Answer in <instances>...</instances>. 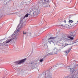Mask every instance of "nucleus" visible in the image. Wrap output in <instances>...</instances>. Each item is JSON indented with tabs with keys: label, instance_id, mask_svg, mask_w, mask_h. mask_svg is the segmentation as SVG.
I'll list each match as a JSON object with an SVG mask.
<instances>
[{
	"label": "nucleus",
	"instance_id": "f3484780",
	"mask_svg": "<svg viewBox=\"0 0 78 78\" xmlns=\"http://www.w3.org/2000/svg\"><path fill=\"white\" fill-rule=\"evenodd\" d=\"M45 57L44 56V57H42L41 58H40L39 60L40 62H42V61H44V59H45Z\"/></svg>",
	"mask_w": 78,
	"mask_h": 78
},
{
	"label": "nucleus",
	"instance_id": "20e7f679",
	"mask_svg": "<svg viewBox=\"0 0 78 78\" xmlns=\"http://www.w3.org/2000/svg\"><path fill=\"white\" fill-rule=\"evenodd\" d=\"M49 71H46V72H44L39 76L38 78H51L52 76L51 75V74L49 73Z\"/></svg>",
	"mask_w": 78,
	"mask_h": 78
},
{
	"label": "nucleus",
	"instance_id": "f03ea898",
	"mask_svg": "<svg viewBox=\"0 0 78 78\" xmlns=\"http://www.w3.org/2000/svg\"><path fill=\"white\" fill-rule=\"evenodd\" d=\"M76 34L75 31L74 32H71L70 34V36H66L64 37L63 39L64 41H66V44H67L71 43V42L74 39V38L71 36H73V37L76 36Z\"/></svg>",
	"mask_w": 78,
	"mask_h": 78
},
{
	"label": "nucleus",
	"instance_id": "bb28decb",
	"mask_svg": "<svg viewBox=\"0 0 78 78\" xmlns=\"http://www.w3.org/2000/svg\"><path fill=\"white\" fill-rule=\"evenodd\" d=\"M20 70H19V71H20V72H21L22 71V69H19Z\"/></svg>",
	"mask_w": 78,
	"mask_h": 78
},
{
	"label": "nucleus",
	"instance_id": "f8f14e48",
	"mask_svg": "<svg viewBox=\"0 0 78 78\" xmlns=\"http://www.w3.org/2000/svg\"><path fill=\"white\" fill-rule=\"evenodd\" d=\"M68 67L69 70L70 69V71H71V70H73L72 71L73 72L75 71V66L73 65V66H72L71 68H70L69 66Z\"/></svg>",
	"mask_w": 78,
	"mask_h": 78
},
{
	"label": "nucleus",
	"instance_id": "9d476101",
	"mask_svg": "<svg viewBox=\"0 0 78 78\" xmlns=\"http://www.w3.org/2000/svg\"><path fill=\"white\" fill-rule=\"evenodd\" d=\"M56 37H50L48 39V44H51V43L52 42V43H53L54 44H55L56 43L55 42V41H54V39H55V38H56Z\"/></svg>",
	"mask_w": 78,
	"mask_h": 78
},
{
	"label": "nucleus",
	"instance_id": "2eb2a0df",
	"mask_svg": "<svg viewBox=\"0 0 78 78\" xmlns=\"http://www.w3.org/2000/svg\"><path fill=\"white\" fill-rule=\"evenodd\" d=\"M21 4L22 5H29L30 4L29 2H21Z\"/></svg>",
	"mask_w": 78,
	"mask_h": 78
},
{
	"label": "nucleus",
	"instance_id": "6e6552de",
	"mask_svg": "<svg viewBox=\"0 0 78 78\" xmlns=\"http://www.w3.org/2000/svg\"><path fill=\"white\" fill-rule=\"evenodd\" d=\"M39 6L36 5L34 9H33L34 10V12L32 13L33 16H36V15H39L40 13V10L39 9Z\"/></svg>",
	"mask_w": 78,
	"mask_h": 78
},
{
	"label": "nucleus",
	"instance_id": "6ab92c4d",
	"mask_svg": "<svg viewBox=\"0 0 78 78\" xmlns=\"http://www.w3.org/2000/svg\"><path fill=\"white\" fill-rule=\"evenodd\" d=\"M26 34H27L28 36H30L31 34V32H28L26 33Z\"/></svg>",
	"mask_w": 78,
	"mask_h": 78
},
{
	"label": "nucleus",
	"instance_id": "a878e982",
	"mask_svg": "<svg viewBox=\"0 0 78 78\" xmlns=\"http://www.w3.org/2000/svg\"><path fill=\"white\" fill-rule=\"evenodd\" d=\"M11 0H9V1H7V2H6V4H7V3H9V2H10V1H11Z\"/></svg>",
	"mask_w": 78,
	"mask_h": 78
},
{
	"label": "nucleus",
	"instance_id": "b1692460",
	"mask_svg": "<svg viewBox=\"0 0 78 78\" xmlns=\"http://www.w3.org/2000/svg\"><path fill=\"white\" fill-rule=\"evenodd\" d=\"M3 13L2 14H0V17H2L3 16Z\"/></svg>",
	"mask_w": 78,
	"mask_h": 78
},
{
	"label": "nucleus",
	"instance_id": "c85d7f7f",
	"mask_svg": "<svg viewBox=\"0 0 78 78\" xmlns=\"http://www.w3.org/2000/svg\"><path fill=\"white\" fill-rule=\"evenodd\" d=\"M74 78H75V77H74Z\"/></svg>",
	"mask_w": 78,
	"mask_h": 78
},
{
	"label": "nucleus",
	"instance_id": "9b49d317",
	"mask_svg": "<svg viewBox=\"0 0 78 78\" xmlns=\"http://www.w3.org/2000/svg\"><path fill=\"white\" fill-rule=\"evenodd\" d=\"M58 65H57L55 66H52L48 70H47V71H49V74H51V72L53 70V68H54L55 69H57L58 68Z\"/></svg>",
	"mask_w": 78,
	"mask_h": 78
},
{
	"label": "nucleus",
	"instance_id": "dca6fc26",
	"mask_svg": "<svg viewBox=\"0 0 78 78\" xmlns=\"http://www.w3.org/2000/svg\"><path fill=\"white\" fill-rule=\"evenodd\" d=\"M75 41H73L72 42V43H71L69 44H67V43H66V45L64 46H63L62 47L63 48H64V47H66V46H67V45H72V44H75V43H76V42H78V41H77L76 42H74Z\"/></svg>",
	"mask_w": 78,
	"mask_h": 78
},
{
	"label": "nucleus",
	"instance_id": "a211bd4d",
	"mask_svg": "<svg viewBox=\"0 0 78 78\" xmlns=\"http://www.w3.org/2000/svg\"><path fill=\"white\" fill-rule=\"evenodd\" d=\"M8 75V73L7 72H5L4 74L3 78H6V75Z\"/></svg>",
	"mask_w": 78,
	"mask_h": 78
},
{
	"label": "nucleus",
	"instance_id": "0eeeda50",
	"mask_svg": "<svg viewBox=\"0 0 78 78\" xmlns=\"http://www.w3.org/2000/svg\"><path fill=\"white\" fill-rule=\"evenodd\" d=\"M29 15V14L28 13H27L25 16H21V18L20 19V24L18 26V27H17L19 29V30H20V28H22L23 27V24L22 23V20L25 19V17H28Z\"/></svg>",
	"mask_w": 78,
	"mask_h": 78
},
{
	"label": "nucleus",
	"instance_id": "f257e3e1",
	"mask_svg": "<svg viewBox=\"0 0 78 78\" xmlns=\"http://www.w3.org/2000/svg\"><path fill=\"white\" fill-rule=\"evenodd\" d=\"M20 33V30L19 28L17 27L15 32L12 34L11 36L9 37L10 39H8L7 41L5 42H3V43L2 44V41H0V45H5V44H8L11 41L13 40V39H15L16 40L17 39V37H18V35Z\"/></svg>",
	"mask_w": 78,
	"mask_h": 78
},
{
	"label": "nucleus",
	"instance_id": "aec40b11",
	"mask_svg": "<svg viewBox=\"0 0 78 78\" xmlns=\"http://www.w3.org/2000/svg\"><path fill=\"white\" fill-rule=\"evenodd\" d=\"M64 78H73V76H72V77H70L69 76H66V77H64Z\"/></svg>",
	"mask_w": 78,
	"mask_h": 78
},
{
	"label": "nucleus",
	"instance_id": "5701e85b",
	"mask_svg": "<svg viewBox=\"0 0 78 78\" xmlns=\"http://www.w3.org/2000/svg\"><path fill=\"white\" fill-rule=\"evenodd\" d=\"M37 36V34L36 33H35L34 34V36L35 37Z\"/></svg>",
	"mask_w": 78,
	"mask_h": 78
},
{
	"label": "nucleus",
	"instance_id": "ddd939ff",
	"mask_svg": "<svg viewBox=\"0 0 78 78\" xmlns=\"http://www.w3.org/2000/svg\"><path fill=\"white\" fill-rule=\"evenodd\" d=\"M72 47H71L70 48H69V49H68L67 50L65 51V53H66V55H67V54H68V53H69V52L70 51V50H71V49H72Z\"/></svg>",
	"mask_w": 78,
	"mask_h": 78
},
{
	"label": "nucleus",
	"instance_id": "39448f33",
	"mask_svg": "<svg viewBox=\"0 0 78 78\" xmlns=\"http://www.w3.org/2000/svg\"><path fill=\"white\" fill-rule=\"evenodd\" d=\"M61 49L60 46H58V47L57 48L55 47L53 49L52 52L48 54L47 56H49V55H53V54L58 53L59 52H60Z\"/></svg>",
	"mask_w": 78,
	"mask_h": 78
},
{
	"label": "nucleus",
	"instance_id": "412c9836",
	"mask_svg": "<svg viewBox=\"0 0 78 78\" xmlns=\"http://www.w3.org/2000/svg\"><path fill=\"white\" fill-rule=\"evenodd\" d=\"M60 26H62V27H65V25H64V24L60 23Z\"/></svg>",
	"mask_w": 78,
	"mask_h": 78
},
{
	"label": "nucleus",
	"instance_id": "1a4fd4ad",
	"mask_svg": "<svg viewBox=\"0 0 78 78\" xmlns=\"http://www.w3.org/2000/svg\"><path fill=\"white\" fill-rule=\"evenodd\" d=\"M29 64H30V65L31 67H32L33 69H34L36 65H37V62L34 61H31L29 62Z\"/></svg>",
	"mask_w": 78,
	"mask_h": 78
},
{
	"label": "nucleus",
	"instance_id": "cd10ccee",
	"mask_svg": "<svg viewBox=\"0 0 78 78\" xmlns=\"http://www.w3.org/2000/svg\"><path fill=\"white\" fill-rule=\"evenodd\" d=\"M64 22L65 23H66V21L64 20Z\"/></svg>",
	"mask_w": 78,
	"mask_h": 78
},
{
	"label": "nucleus",
	"instance_id": "4be33fe9",
	"mask_svg": "<svg viewBox=\"0 0 78 78\" xmlns=\"http://www.w3.org/2000/svg\"><path fill=\"white\" fill-rule=\"evenodd\" d=\"M23 34H27V32H25L23 31Z\"/></svg>",
	"mask_w": 78,
	"mask_h": 78
},
{
	"label": "nucleus",
	"instance_id": "393cba45",
	"mask_svg": "<svg viewBox=\"0 0 78 78\" xmlns=\"http://www.w3.org/2000/svg\"><path fill=\"white\" fill-rule=\"evenodd\" d=\"M44 28L45 29H46V30H48V29H49V27H47L45 28Z\"/></svg>",
	"mask_w": 78,
	"mask_h": 78
},
{
	"label": "nucleus",
	"instance_id": "4468645a",
	"mask_svg": "<svg viewBox=\"0 0 78 78\" xmlns=\"http://www.w3.org/2000/svg\"><path fill=\"white\" fill-rule=\"evenodd\" d=\"M58 65V68H59V67H65V66H66L65 65H63V64H57Z\"/></svg>",
	"mask_w": 78,
	"mask_h": 78
},
{
	"label": "nucleus",
	"instance_id": "7ed1b4c3",
	"mask_svg": "<svg viewBox=\"0 0 78 78\" xmlns=\"http://www.w3.org/2000/svg\"><path fill=\"white\" fill-rule=\"evenodd\" d=\"M50 3V0H41L39 2L38 6L40 8L48 7V5Z\"/></svg>",
	"mask_w": 78,
	"mask_h": 78
},
{
	"label": "nucleus",
	"instance_id": "423d86ee",
	"mask_svg": "<svg viewBox=\"0 0 78 78\" xmlns=\"http://www.w3.org/2000/svg\"><path fill=\"white\" fill-rule=\"evenodd\" d=\"M27 60L26 58H25L24 59L21 60L17 61L15 62V63L13 64L12 65V67L15 69L17 67V65L18 64H22V63H23Z\"/></svg>",
	"mask_w": 78,
	"mask_h": 78
}]
</instances>
